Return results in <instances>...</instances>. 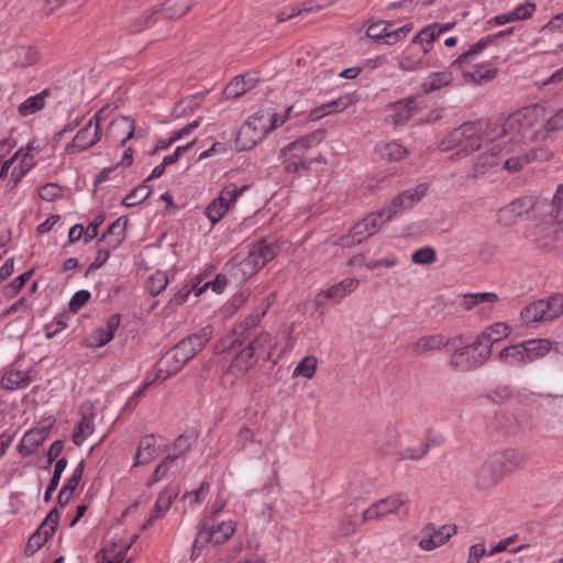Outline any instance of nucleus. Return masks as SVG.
<instances>
[{
	"label": "nucleus",
	"mask_w": 563,
	"mask_h": 563,
	"mask_svg": "<svg viewBox=\"0 0 563 563\" xmlns=\"http://www.w3.org/2000/svg\"><path fill=\"white\" fill-rule=\"evenodd\" d=\"M433 66L435 64L428 56L427 49L415 52L413 48L409 47L399 59V68L404 71H417Z\"/></svg>",
	"instance_id": "34"
},
{
	"label": "nucleus",
	"mask_w": 563,
	"mask_h": 563,
	"mask_svg": "<svg viewBox=\"0 0 563 563\" xmlns=\"http://www.w3.org/2000/svg\"><path fill=\"white\" fill-rule=\"evenodd\" d=\"M255 74L246 73L234 77L224 88L223 93L228 99H236L251 90L257 84Z\"/></svg>",
	"instance_id": "36"
},
{
	"label": "nucleus",
	"mask_w": 563,
	"mask_h": 563,
	"mask_svg": "<svg viewBox=\"0 0 563 563\" xmlns=\"http://www.w3.org/2000/svg\"><path fill=\"white\" fill-rule=\"evenodd\" d=\"M498 301L495 292H470L463 295L460 307L467 311L477 309L479 316L489 318Z\"/></svg>",
	"instance_id": "25"
},
{
	"label": "nucleus",
	"mask_w": 563,
	"mask_h": 563,
	"mask_svg": "<svg viewBox=\"0 0 563 563\" xmlns=\"http://www.w3.org/2000/svg\"><path fill=\"white\" fill-rule=\"evenodd\" d=\"M178 454H168L154 468L153 473L146 481V486L153 485L166 479L169 475L178 472Z\"/></svg>",
	"instance_id": "39"
},
{
	"label": "nucleus",
	"mask_w": 563,
	"mask_h": 563,
	"mask_svg": "<svg viewBox=\"0 0 563 563\" xmlns=\"http://www.w3.org/2000/svg\"><path fill=\"white\" fill-rule=\"evenodd\" d=\"M151 195V189L147 185H140L134 188L123 200L126 207H135L146 200Z\"/></svg>",
	"instance_id": "57"
},
{
	"label": "nucleus",
	"mask_w": 563,
	"mask_h": 563,
	"mask_svg": "<svg viewBox=\"0 0 563 563\" xmlns=\"http://www.w3.org/2000/svg\"><path fill=\"white\" fill-rule=\"evenodd\" d=\"M525 351L527 352L528 363H532L537 358L545 356L551 350L550 341L545 339L528 340L522 342Z\"/></svg>",
	"instance_id": "51"
},
{
	"label": "nucleus",
	"mask_w": 563,
	"mask_h": 563,
	"mask_svg": "<svg viewBox=\"0 0 563 563\" xmlns=\"http://www.w3.org/2000/svg\"><path fill=\"white\" fill-rule=\"evenodd\" d=\"M58 521V511L56 509L51 510L37 530L29 538L24 549L25 555H33L53 537Z\"/></svg>",
	"instance_id": "22"
},
{
	"label": "nucleus",
	"mask_w": 563,
	"mask_h": 563,
	"mask_svg": "<svg viewBox=\"0 0 563 563\" xmlns=\"http://www.w3.org/2000/svg\"><path fill=\"white\" fill-rule=\"evenodd\" d=\"M38 196L46 201H53L63 196V189L55 183H48L38 188Z\"/></svg>",
	"instance_id": "64"
},
{
	"label": "nucleus",
	"mask_w": 563,
	"mask_h": 563,
	"mask_svg": "<svg viewBox=\"0 0 563 563\" xmlns=\"http://www.w3.org/2000/svg\"><path fill=\"white\" fill-rule=\"evenodd\" d=\"M527 355L521 342L503 349L498 354V360L508 366H523L529 364L528 360H526Z\"/></svg>",
	"instance_id": "42"
},
{
	"label": "nucleus",
	"mask_w": 563,
	"mask_h": 563,
	"mask_svg": "<svg viewBox=\"0 0 563 563\" xmlns=\"http://www.w3.org/2000/svg\"><path fill=\"white\" fill-rule=\"evenodd\" d=\"M278 126L277 113L272 108L261 109L242 124V135L256 131L255 139H263Z\"/></svg>",
	"instance_id": "20"
},
{
	"label": "nucleus",
	"mask_w": 563,
	"mask_h": 563,
	"mask_svg": "<svg viewBox=\"0 0 563 563\" xmlns=\"http://www.w3.org/2000/svg\"><path fill=\"white\" fill-rule=\"evenodd\" d=\"M501 165V157L496 146H493L488 152L482 153L475 164V175H484L487 173H499Z\"/></svg>",
	"instance_id": "41"
},
{
	"label": "nucleus",
	"mask_w": 563,
	"mask_h": 563,
	"mask_svg": "<svg viewBox=\"0 0 563 563\" xmlns=\"http://www.w3.org/2000/svg\"><path fill=\"white\" fill-rule=\"evenodd\" d=\"M408 154V151L402 147L398 143H388L384 146L383 156L386 157L388 161H401L406 155Z\"/></svg>",
	"instance_id": "63"
},
{
	"label": "nucleus",
	"mask_w": 563,
	"mask_h": 563,
	"mask_svg": "<svg viewBox=\"0 0 563 563\" xmlns=\"http://www.w3.org/2000/svg\"><path fill=\"white\" fill-rule=\"evenodd\" d=\"M247 185H243L238 188L235 185H229L224 187L220 196L214 199L205 210L206 217L211 221V223H217L222 219L225 212L229 210L230 206L236 201L239 196L247 189Z\"/></svg>",
	"instance_id": "19"
},
{
	"label": "nucleus",
	"mask_w": 563,
	"mask_h": 563,
	"mask_svg": "<svg viewBox=\"0 0 563 563\" xmlns=\"http://www.w3.org/2000/svg\"><path fill=\"white\" fill-rule=\"evenodd\" d=\"M451 343L452 339H449L441 333L423 335L416 341L413 351L417 354H424L427 352L442 350L448 345L451 346Z\"/></svg>",
	"instance_id": "40"
},
{
	"label": "nucleus",
	"mask_w": 563,
	"mask_h": 563,
	"mask_svg": "<svg viewBox=\"0 0 563 563\" xmlns=\"http://www.w3.org/2000/svg\"><path fill=\"white\" fill-rule=\"evenodd\" d=\"M276 254L274 245L265 242L257 243L250 249L246 256L230 264L229 271L236 282H244L274 260Z\"/></svg>",
	"instance_id": "10"
},
{
	"label": "nucleus",
	"mask_w": 563,
	"mask_h": 563,
	"mask_svg": "<svg viewBox=\"0 0 563 563\" xmlns=\"http://www.w3.org/2000/svg\"><path fill=\"white\" fill-rule=\"evenodd\" d=\"M159 14L158 9L154 8L151 11H145L142 16L137 18L130 26L131 32H141L145 26L156 22L155 16Z\"/></svg>",
	"instance_id": "62"
},
{
	"label": "nucleus",
	"mask_w": 563,
	"mask_h": 563,
	"mask_svg": "<svg viewBox=\"0 0 563 563\" xmlns=\"http://www.w3.org/2000/svg\"><path fill=\"white\" fill-rule=\"evenodd\" d=\"M33 380L29 369H21L14 363L2 372L0 385L5 390H16L27 387Z\"/></svg>",
	"instance_id": "30"
},
{
	"label": "nucleus",
	"mask_w": 563,
	"mask_h": 563,
	"mask_svg": "<svg viewBox=\"0 0 563 563\" xmlns=\"http://www.w3.org/2000/svg\"><path fill=\"white\" fill-rule=\"evenodd\" d=\"M456 533V526L443 525L435 527L429 523L421 530V538L419 540V548L423 551H432L444 543Z\"/></svg>",
	"instance_id": "23"
},
{
	"label": "nucleus",
	"mask_w": 563,
	"mask_h": 563,
	"mask_svg": "<svg viewBox=\"0 0 563 563\" xmlns=\"http://www.w3.org/2000/svg\"><path fill=\"white\" fill-rule=\"evenodd\" d=\"M49 89H44L40 93L29 97L19 106V114L21 117H27L45 107V98L49 96Z\"/></svg>",
	"instance_id": "49"
},
{
	"label": "nucleus",
	"mask_w": 563,
	"mask_h": 563,
	"mask_svg": "<svg viewBox=\"0 0 563 563\" xmlns=\"http://www.w3.org/2000/svg\"><path fill=\"white\" fill-rule=\"evenodd\" d=\"M511 332V328L506 322H496L487 327L478 336L477 340L482 344H486L492 351V344L501 339L507 338Z\"/></svg>",
	"instance_id": "43"
},
{
	"label": "nucleus",
	"mask_w": 563,
	"mask_h": 563,
	"mask_svg": "<svg viewBox=\"0 0 563 563\" xmlns=\"http://www.w3.org/2000/svg\"><path fill=\"white\" fill-rule=\"evenodd\" d=\"M261 320V316H250L240 322L234 329L223 336L217 344V353L233 352L234 357L231 361L225 377L241 379L256 365L257 361L246 346V332L250 328L255 327Z\"/></svg>",
	"instance_id": "2"
},
{
	"label": "nucleus",
	"mask_w": 563,
	"mask_h": 563,
	"mask_svg": "<svg viewBox=\"0 0 563 563\" xmlns=\"http://www.w3.org/2000/svg\"><path fill=\"white\" fill-rule=\"evenodd\" d=\"M95 430L93 416L92 415H82L74 434L73 442L76 445L82 444L86 439L92 434Z\"/></svg>",
	"instance_id": "53"
},
{
	"label": "nucleus",
	"mask_w": 563,
	"mask_h": 563,
	"mask_svg": "<svg viewBox=\"0 0 563 563\" xmlns=\"http://www.w3.org/2000/svg\"><path fill=\"white\" fill-rule=\"evenodd\" d=\"M256 131L247 132L242 135V126L239 129L235 137V146L239 151H247L254 147L262 139H255Z\"/></svg>",
	"instance_id": "61"
},
{
	"label": "nucleus",
	"mask_w": 563,
	"mask_h": 563,
	"mask_svg": "<svg viewBox=\"0 0 563 563\" xmlns=\"http://www.w3.org/2000/svg\"><path fill=\"white\" fill-rule=\"evenodd\" d=\"M351 103H353V98L351 96H342L333 101L321 104L320 107L313 109L310 112V118L312 120H318L331 113H339L346 109Z\"/></svg>",
	"instance_id": "44"
},
{
	"label": "nucleus",
	"mask_w": 563,
	"mask_h": 563,
	"mask_svg": "<svg viewBox=\"0 0 563 563\" xmlns=\"http://www.w3.org/2000/svg\"><path fill=\"white\" fill-rule=\"evenodd\" d=\"M551 208L547 197L526 196L511 201L497 211V222L505 228L512 227L523 219H533L540 211Z\"/></svg>",
	"instance_id": "7"
},
{
	"label": "nucleus",
	"mask_w": 563,
	"mask_h": 563,
	"mask_svg": "<svg viewBox=\"0 0 563 563\" xmlns=\"http://www.w3.org/2000/svg\"><path fill=\"white\" fill-rule=\"evenodd\" d=\"M410 505L406 494H391L366 508L362 514V521L380 520L388 515H396L399 520L405 521L410 516Z\"/></svg>",
	"instance_id": "14"
},
{
	"label": "nucleus",
	"mask_w": 563,
	"mask_h": 563,
	"mask_svg": "<svg viewBox=\"0 0 563 563\" xmlns=\"http://www.w3.org/2000/svg\"><path fill=\"white\" fill-rule=\"evenodd\" d=\"M156 365L159 367V372L168 378L176 374L185 365V362L179 358V355H176L174 349H170L159 358Z\"/></svg>",
	"instance_id": "48"
},
{
	"label": "nucleus",
	"mask_w": 563,
	"mask_h": 563,
	"mask_svg": "<svg viewBox=\"0 0 563 563\" xmlns=\"http://www.w3.org/2000/svg\"><path fill=\"white\" fill-rule=\"evenodd\" d=\"M32 275L33 269H30L14 278L10 284L5 285L2 288L3 296L8 299L15 297L19 294V291L24 287L26 282L32 277Z\"/></svg>",
	"instance_id": "54"
},
{
	"label": "nucleus",
	"mask_w": 563,
	"mask_h": 563,
	"mask_svg": "<svg viewBox=\"0 0 563 563\" xmlns=\"http://www.w3.org/2000/svg\"><path fill=\"white\" fill-rule=\"evenodd\" d=\"M521 464L519 454L514 450L490 455L477 472V484L482 488L495 486L501 478L518 470Z\"/></svg>",
	"instance_id": "6"
},
{
	"label": "nucleus",
	"mask_w": 563,
	"mask_h": 563,
	"mask_svg": "<svg viewBox=\"0 0 563 563\" xmlns=\"http://www.w3.org/2000/svg\"><path fill=\"white\" fill-rule=\"evenodd\" d=\"M453 80L450 71L432 73L423 80L421 88L423 92L429 93L449 86Z\"/></svg>",
	"instance_id": "50"
},
{
	"label": "nucleus",
	"mask_w": 563,
	"mask_h": 563,
	"mask_svg": "<svg viewBox=\"0 0 563 563\" xmlns=\"http://www.w3.org/2000/svg\"><path fill=\"white\" fill-rule=\"evenodd\" d=\"M201 95H191L181 101H179L172 110V117L174 119L186 118L191 115L199 107Z\"/></svg>",
	"instance_id": "52"
},
{
	"label": "nucleus",
	"mask_w": 563,
	"mask_h": 563,
	"mask_svg": "<svg viewBox=\"0 0 563 563\" xmlns=\"http://www.w3.org/2000/svg\"><path fill=\"white\" fill-rule=\"evenodd\" d=\"M276 254L274 245L265 242L257 243L250 249L246 256L230 264L229 271L236 282H244L274 260Z\"/></svg>",
	"instance_id": "12"
},
{
	"label": "nucleus",
	"mask_w": 563,
	"mask_h": 563,
	"mask_svg": "<svg viewBox=\"0 0 563 563\" xmlns=\"http://www.w3.org/2000/svg\"><path fill=\"white\" fill-rule=\"evenodd\" d=\"M450 366L457 371H470L483 365L489 357L492 351L477 339L470 344L463 342L462 336L452 338Z\"/></svg>",
	"instance_id": "8"
},
{
	"label": "nucleus",
	"mask_w": 563,
	"mask_h": 563,
	"mask_svg": "<svg viewBox=\"0 0 563 563\" xmlns=\"http://www.w3.org/2000/svg\"><path fill=\"white\" fill-rule=\"evenodd\" d=\"M212 334L213 327L208 324L200 329L197 333L181 340L173 349L176 355H179V358H181L186 364L206 345V343L211 339Z\"/></svg>",
	"instance_id": "21"
},
{
	"label": "nucleus",
	"mask_w": 563,
	"mask_h": 563,
	"mask_svg": "<svg viewBox=\"0 0 563 563\" xmlns=\"http://www.w3.org/2000/svg\"><path fill=\"white\" fill-rule=\"evenodd\" d=\"M255 360L271 361L277 347V338L268 332H261L246 343Z\"/></svg>",
	"instance_id": "29"
},
{
	"label": "nucleus",
	"mask_w": 563,
	"mask_h": 563,
	"mask_svg": "<svg viewBox=\"0 0 563 563\" xmlns=\"http://www.w3.org/2000/svg\"><path fill=\"white\" fill-rule=\"evenodd\" d=\"M135 537L130 541L117 540L104 545L96 555V563H128L126 553Z\"/></svg>",
	"instance_id": "31"
},
{
	"label": "nucleus",
	"mask_w": 563,
	"mask_h": 563,
	"mask_svg": "<svg viewBox=\"0 0 563 563\" xmlns=\"http://www.w3.org/2000/svg\"><path fill=\"white\" fill-rule=\"evenodd\" d=\"M35 153L38 151L29 143L25 147H21L14 155L15 165L12 168L11 176H25L35 165Z\"/></svg>",
	"instance_id": "38"
},
{
	"label": "nucleus",
	"mask_w": 563,
	"mask_h": 563,
	"mask_svg": "<svg viewBox=\"0 0 563 563\" xmlns=\"http://www.w3.org/2000/svg\"><path fill=\"white\" fill-rule=\"evenodd\" d=\"M390 118L395 125H401L408 122L417 111V98L408 97L398 100L389 106Z\"/></svg>",
	"instance_id": "35"
},
{
	"label": "nucleus",
	"mask_w": 563,
	"mask_h": 563,
	"mask_svg": "<svg viewBox=\"0 0 563 563\" xmlns=\"http://www.w3.org/2000/svg\"><path fill=\"white\" fill-rule=\"evenodd\" d=\"M236 523L233 520L216 523L213 520H205L197 532L194 541V551H200L206 544L213 543L220 545L225 543L235 532Z\"/></svg>",
	"instance_id": "17"
},
{
	"label": "nucleus",
	"mask_w": 563,
	"mask_h": 563,
	"mask_svg": "<svg viewBox=\"0 0 563 563\" xmlns=\"http://www.w3.org/2000/svg\"><path fill=\"white\" fill-rule=\"evenodd\" d=\"M510 31L511 30L508 29L505 32H499L498 34L488 35L481 38L478 42L471 45L466 52L462 53L452 63V67L462 69L464 78L467 81H472L477 85L494 79L497 74V68L490 62L476 64L474 65L473 70H464L463 67L464 65L473 63L476 57L494 42L495 38L503 36L504 34H508Z\"/></svg>",
	"instance_id": "5"
},
{
	"label": "nucleus",
	"mask_w": 563,
	"mask_h": 563,
	"mask_svg": "<svg viewBox=\"0 0 563 563\" xmlns=\"http://www.w3.org/2000/svg\"><path fill=\"white\" fill-rule=\"evenodd\" d=\"M120 324V316L111 314L107 321L104 327L98 328L91 331L82 342V345L96 350L108 344L114 336V332Z\"/></svg>",
	"instance_id": "27"
},
{
	"label": "nucleus",
	"mask_w": 563,
	"mask_h": 563,
	"mask_svg": "<svg viewBox=\"0 0 563 563\" xmlns=\"http://www.w3.org/2000/svg\"><path fill=\"white\" fill-rule=\"evenodd\" d=\"M324 135L325 132L323 130H317L288 144L283 150V154L286 157L284 161L285 172L287 174H295L308 169L307 164H311L312 159L306 162L301 157V153L318 145L324 139Z\"/></svg>",
	"instance_id": "15"
},
{
	"label": "nucleus",
	"mask_w": 563,
	"mask_h": 563,
	"mask_svg": "<svg viewBox=\"0 0 563 563\" xmlns=\"http://www.w3.org/2000/svg\"><path fill=\"white\" fill-rule=\"evenodd\" d=\"M543 107L540 104H531L523 107L511 113L504 122L500 133L508 135V142L511 144H521L538 139V132L534 126L543 114Z\"/></svg>",
	"instance_id": "4"
},
{
	"label": "nucleus",
	"mask_w": 563,
	"mask_h": 563,
	"mask_svg": "<svg viewBox=\"0 0 563 563\" xmlns=\"http://www.w3.org/2000/svg\"><path fill=\"white\" fill-rule=\"evenodd\" d=\"M197 435L195 433H185L179 435L173 445L174 452L172 454H178V460L180 456L189 451L191 446L196 443Z\"/></svg>",
	"instance_id": "59"
},
{
	"label": "nucleus",
	"mask_w": 563,
	"mask_h": 563,
	"mask_svg": "<svg viewBox=\"0 0 563 563\" xmlns=\"http://www.w3.org/2000/svg\"><path fill=\"white\" fill-rule=\"evenodd\" d=\"M49 427L51 424L48 427H36L25 432L19 443V452L24 456L33 454L46 439Z\"/></svg>",
	"instance_id": "37"
},
{
	"label": "nucleus",
	"mask_w": 563,
	"mask_h": 563,
	"mask_svg": "<svg viewBox=\"0 0 563 563\" xmlns=\"http://www.w3.org/2000/svg\"><path fill=\"white\" fill-rule=\"evenodd\" d=\"M11 58L16 67H29L34 65L38 57L37 52L31 46H15L10 49Z\"/></svg>",
	"instance_id": "47"
},
{
	"label": "nucleus",
	"mask_w": 563,
	"mask_h": 563,
	"mask_svg": "<svg viewBox=\"0 0 563 563\" xmlns=\"http://www.w3.org/2000/svg\"><path fill=\"white\" fill-rule=\"evenodd\" d=\"M100 137L101 129L98 128V123L88 121V123L77 132L67 150L69 153H78L88 150L97 144L100 141Z\"/></svg>",
	"instance_id": "28"
},
{
	"label": "nucleus",
	"mask_w": 563,
	"mask_h": 563,
	"mask_svg": "<svg viewBox=\"0 0 563 563\" xmlns=\"http://www.w3.org/2000/svg\"><path fill=\"white\" fill-rule=\"evenodd\" d=\"M317 369V358L314 356H306L300 363L295 367L292 376H302L305 378L311 379Z\"/></svg>",
	"instance_id": "55"
},
{
	"label": "nucleus",
	"mask_w": 563,
	"mask_h": 563,
	"mask_svg": "<svg viewBox=\"0 0 563 563\" xmlns=\"http://www.w3.org/2000/svg\"><path fill=\"white\" fill-rule=\"evenodd\" d=\"M168 285V277L166 272L157 271L150 276L146 288L152 296L161 294Z\"/></svg>",
	"instance_id": "56"
},
{
	"label": "nucleus",
	"mask_w": 563,
	"mask_h": 563,
	"mask_svg": "<svg viewBox=\"0 0 563 563\" xmlns=\"http://www.w3.org/2000/svg\"><path fill=\"white\" fill-rule=\"evenodd\" d=\"M194 5V0H167L161 8L159 13L168 20L179 19L185 15Z\"/></svg>",
	"instance_id": "45"
},
{
	"label": "nucleus",
	"mask_w": 563,
	"mask_h": 563,
	"mask_svg": "<svg viewBox=\"0 0 563 563\" xmlns=\"http://www.w3.org/2000/svg\"><path fill=\"white\" fill-rule=\"evenodd\" d=\"M429 448L430 446L428 443L420 440L419 444L416 446L404 448L399 452V459L400 460H420L428 453Z\"/></svg>",
	"instance_id": "58"
},
{
	"label": "nucleus",
	"mask_w": 563,
	"mask_h": 563,
	"mask_svg": "<svg viewBox=\"0 0 563 563\" xmlns=\"http://www.w3.org/2000/svg\"><path fill=\"white\" fill-rule=\"evenodd\" d=\"M276 254L274 245L265 242L257 243L250 249L246 256L230 264L229 271L236 282H244L274 260Z\"/></svg>",
	"instance_id": "9"
},
{
	"label": "nucleus",
	"mask_w": 563,
	"mask_h": 563,
	"mask_svg": "<svg viewBox=\"0 0 563 563\" xmlns=\"http://www.w3.org/2000/svg\"><path fill=\"white\" fill-rule=\"evenodd\" d=\"M360 286V280L353 277L345 278L331 287L321 290L314 298V305L320 308L327 305L328 301L334 303L341 302L346 296L352 294Z\"/></svg>",
	"instance_id": "24"
},
{
	"label": "nucleus",
	"mask_w": 563,
	"mask_h": 563,
	"mask_svg": "<svg viewBox=\"0 0 563 563\" xmlns=\"http://www.w3.org/2000/svg\"><path fill=\"white\" fill-rule=\"evenodd\" d=\"M411 30V23L394 27L391 22L379 20L368 25L365 36L375 42L384 41L387 45H394L405 38Z\"/></svg>",
	"instance_id": "18"
},
{
	"label": "nucleus",
	"mask_w": 563,
	"mask_h": 563,
	"mask_svg": "<svg viewBox=\"0 0 563 563\" xmlns=\"http://www.w3.org/2000/svg\"><path fill=\"white\" fill-rule=\"evenodd\" d=\"M276 254L274 245L265 242L257 243L250 249L246 256L230 264L229 271L236 282H244L274 260Z\"/></svg>",
	"instance_id": "11"
},
{
	"label": "nucleus",
	"mask_w": 563,
	"mask_h": 563,
	"mask_svg": "<svg viewBox=\"0 0 563 563\" xmlns=\"http://www.w3.org/2000/svg\"><path fill=\"white\" fill-rule=\"evenodd\" d=\"M563 314V294H553L545 299L530 302L520 311L523 323L553 321Z\"/></svg>",
	"instance_id": "16"
},
{
	"label": "nucleus",
	"mask_w": 563,
	"mask_h": 563,
	"mask_svg": "<svg viewBox=\"0 0 563 563\" xmlns=\"http://www.w3.org/2000/svg\"><path fill=\"white\" fill-rule=\"evenodd\" d=\"M411 261L419 265H430L437 261V253L433 247L424 246L411 254Z\"/></svg>",
	"instance_id": "60"
},
{
	"label": "nucleus",
	"mask_w": 563,
	"mask_h": 563,
	"mask_svg": "<svg viewBox=\"0 0 563 563\" xmlns=\"http://www.w3.org/2000/svg\"><path fill=\"white\" fill-rule=\"evenodd\" d=\"M134 120L122 115L110 122L107 131V137L112 142H118L120 145H124L130 139L134 136Z\"/></svg>",
	"instance_id": "32"
},
{
	"label": "nucleus",
	"mask_w": 563,
	"mask_h": 563,
	"mask_svg": "<svg viewBox=\"0 0 563 563\" xmlns=\"http://www.w3.org/2000/svg\"><path fill=\"white\" fill-rule=\"evenodd\" d=\"M156 437L153 433L140 438L131 470L151 463L156 456Z\"/></svg>",
	"instance_id": "33"
},
{
	"label": "nucleus",
	"mask_w": 563,
	"mask_h": 563,
	"mask_svg": "<svg viewBox=\"0 0 563 563\" xmlns=\"http://www.w3.org/2000/svg\"><path fill=\"white\" fill-rule=\"evenodd\" d=\"M202 283V279H198L197 283L184 285L170 299V302L176 306H181L188 301L191 294L198 298L208 287L209 283Z\"/></svg>",
	"instance_id": "46"
},
{
	"label": "nucleus",
	"mask_w": 563,
	"mask_h": 563,
	"mask_svg": "<svg viewBox=\"0 0 563 563\" xmlns=\"http://www.w3.org/2000/svg\"><path fill=\"white\" fill-rule=\"evenodd\" d=\"M551 208L540 211L532 219L536 224L527 236L534 247L542 251H552L563 238V184L560 185L552 196L548 198Z\"/></svg>",
	"instance_id": "3"
},
{
	"label": "nucleus",
	"mask_w": 563,
	"mask_h": 563,
	"mask_svg": "<svg viewBox=\"0 0 563 563\" xmlns=\"http://www.w3.org/2000/svg\"><path fill=\"white\" fill-rule=\"evenodd\" d=\"M428 185L419 184L417 187L407 189L395 197L389 206L384 207L380 211L371 213L353 225L346 236L342 238L341 245L350 247L358 244L367 238L372 236L379 229L402 210L412 208L426 195Z\"/></svg>",
	"instance_id": "1"
},
{
	"label": "nucleus",
	"mask_w": 563,
	"mask_h": 563,
	"mask_svg": "<svg viewBox=\"0 0 563 563\" xmlns=\"http://www.w3.org/2000/svg\"><path fill=\"white\" fill-rule=\"evenodd\" d=\"M482 143V125L479 122H464L451 131L440 143V151H450L459 147L456 155L464 156L477 151Z\"/></svg>",
	"instance_id": "13"
},
{
	"label": "nucleus",
	"mask_w": 563,
	"mask_h": 563,
	"mask_svg": "<svg viewBox=\"0 0 563 563\" xmlns=\"http://www.w3.org/2000/svg\"><path fill=\"white\" fill-rule=\"evenodd\" d=\"M179 494V489L175 485H167L164 487L153 506L150 517L144 521L142 529L145 530L154 525L157 519L164 518L168 512L170 506Z\"/></svg>",
	"instance_id": "26"
}]
</instances>
